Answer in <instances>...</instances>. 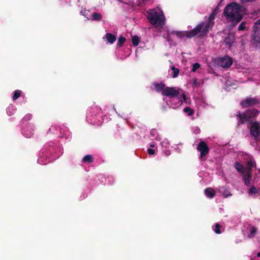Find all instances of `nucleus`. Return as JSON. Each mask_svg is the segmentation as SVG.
Wrapping results in <instances>:
<instances>
[{
    "label": "nucleus",
    "instance_id": "6",
    "mask_svg": "<svg viewBox=\"0 0 260 260\" xmlns=\"http://www.w3.org/2000/svg\"><path fill=\"white\" fill-rule=\"evenodd\" d=\"M249 127L250 135L255 139H257L260 133V123L258 121L250 122Z\"/></svg>",
    "mask_w": 260,
    "mask_h": 260
},
{
    "label": "nucleus",
    "instance_id": "8",
    "mask_svg": "<svg viewBox=\"0 0 260 260\" xmlns=\"http://www.w3.org/2000/svg\"><path fill=\"white\" fill-rule=\"evenodd\" d=\"M197 150L200 152V158H203L208 154L209 148L207 144L203 141H201L198 144Z\"/></svg>",
    "mask_w": 260,
    "mask_h": 260
},
{
    "label": "nucleus",
    "instance_id": "31",
    "mask_svg": "<svg viewBox=\"0 0 260 260\" xmlns=\"http://www.w3.org/2000/svg\"><path fill=\"white\" fill-rule=\"evenodd\" d=\"M200 67V63H198V62H196L195 63H194L192 66V68L191 69V71L193 72H196L197 69H198Z\"/></svg>",
    "mask_w": 260,
    "mask_h": 260
},
{
    "label": "nucleus",
    "instance_id": "27",
    "mask_svg": "<svg viewBox=\"0 0 260 260\" xmlns=\"http://www.w3.org/2000/svg\"><path fill=\"white\" fill-rule=\"evenodd\" d=\"M21 94V91L19 90H16L14 91V94H13V100L14 101H15L16 100H17L18 98H19L20 95Z\"/></svg>",
    "mask_w": 260,
    "mask_h": 260
},
{
    "label": "nucleus",
    "instance_id": "3",
    "mask_svg": "<svg viewBox=\"0 0 260 260\" xmlns=\"http://www.w3.org/2000/svg\"><path fill=\"white\" fill-rule=\"evenodd\" d=\"M148 13V19L154 27H162L164 25L165 18L164 14L154 10H150Z\"/></svg>",
    "mask_w": 260,
    "mask_h": 260
},
{
    "label": "nucleus",
    "instance_id": "9",
    "mask_svg": "<svg viewBox=\"0 0 260 260\" xmlns=\"http://www.w3.org/2000/svg\"><path fill=\"white\" fill-rule=\"evenodd\" d=\"M203 24L199 23L195 28L186 31V37L188 38H192L199 33L202 34V31L204 30Z\"/></svg>",
    "mask_w": 260,
    "mask_h": 260
},
{
    "label": "nucleus",
    "instance_id": "23",
    "mask_svg": "<svg viewBox=\"0 0 260 260\" xmlns=\"http://www.w3.org/2000/svg\"><path fill=\"white\" fill-rule=\"evenodd\" d=\"M183 112L187 113L188 116H191L194 113V111L192 109L189 107H186L183 109Z\"/></svg>",
    "mask_w": 260,
    "mask_h": 260
},
{
    "label": "nucleus",
    "instance_id": "30",
    "mask_svg": "<svg viewBox=\"0 0 260 260\" xmlns=\"http://www.w3.org/2000/svg\"><path fill=\"white\" fill-rule=\"evenodd\" d=\"M258 191L256 188L254 186H252L248 190V193L249 194L257 193Z\"/></svg>",
    "mask_w": 260,
    "mask_h": 260
},
{
    "label": "nucleus",
    "instance_id": "4",
    "mask_svg": "<svg viewBox=\"0 0 260 260\" xmlns=\"http://www.w3.org/2000/svg\"><path fill=\"white\" fill-rule=\"evenodd\" d=\"M253 29V33L251 35L252 44L256 47H260V19L255 22Z\"/></svg>",
    "mask_w": 260,
    "mask_h": 260
},
{
    "label": "nucleus",
    "instance_id": "1",
    "mask_svg": "<svg viewBox=\"0 0 260 260\" xmlns=\"http://www.w3.org/2000/svg\"><path fill=\"white\" fill-rule=\"evenodd\" d=\"M223 14L228 19L236 23L243 18L242 8L236 3H232L227 5L224 8Z\"/></svg>",
    "mask_w": 260,
    "mask_h": 260
},
{
    "label": "nucleus",
    "instance_id": "40",
    "mask_svg": "<svg viewBox=\"0 0 260 260\" xmlns=\"http://www.w3.org/2000/svg\"><path fill=\"white\" fill-rule=\"evenodd\" d=\"M150 146H151V147H153L154 146V144H151V145H150Z\"/></svg>",
    "mask_w": 260,
    "mask_h": 260
},
{
    "label": "nucleus",
    "instance_id": "25",
    "mask_svg": "<svg viewBox=\"0 0 260 260\" xmlns=\"http://www.w3.org/2000/svg\"><path fill=\"white\" fill-rule=\"evenodd\" d=\"M250 234L248 235V237L251 238L253 237L256 233L257 229L255 227L252 226L250 228Z\"/></svg>",
    "mask_w": 260,
    "mask_h": 260
},
{
    "label": "nucleus",
    "instance_id": "10",
    "mask_svg": "<svg viewBox=\"0 0 260 260\" xmlns=\"http://www.w3.org/2000/svg\"><path fill=\"white\" fill-rule=\"evenodd\" d=\"M179 94V91L173 87H166L162 91V95L170 98L176 97Z\"/></svg>",
    "mask_w": 260,
    "mask_h": 260
},
{
    "label": "nucleus",
    "instance_id": "36",
    "mask_svg": "<svg viewBox=\"0 0 260 260\" xmlns=\"http://www.w3.org/2000/svg\"><path fill=\"white\" fill-rule=\"evenodd\" d=\"M223 196H224L225 198H228L229 197V196H232V194L230 193H229L228 192V191L226 190V191H224L223 192Z\"/></svg>",
    "mask_w": 260,
    "mask_h": 260
},
{
    "label": "nucleus",
    "instance_id": "34",
    "mask_svg": "<svg viewBox=\"0 0 260 260\" xmlns=\"http://www.w3.org/2000/svg\"><path fill=\"white\" fill-rule=\"evenodd\" d=\"M147 151L149 155H153L155 153V150L154 149L148 148Z\"/></svg>",
    "mask_w": 260,
    "mask_h": 260
},
{
    "label": "nucleus",
    "instance_id": "14",
    "mask_svg": "<svg viewBox=\"0 0 260 260\" xmlns=\"http://www.w3.org/2000/svg\"><path fill=\"white\" fill-rule=\"evenodd\" d=\"M204 192L205 195L209 198H213L216 194V192L212 188H207L205 189Z\"/></svg>",
    "mask_w": 260,
    "mask_h": 260
},
{
    "label": "nucleus",
    "instance_id": "17",
    "mask_svg": "<svg viewBox=\"0 0 260 260\" xmlns=\"http://www.w3.org/2000/svg\"><path fill=\"white\" fill-rule=\"evenodd\" d=\"M107 41L110 44H113L116 40V36L111 33H107L106 35Z\"/></svg>",
    "mask_w": 260,
    "mask_h": 260
},
{
    "label": "nucleus",
    "instance_id": "41",
    "mask_svg": "<svg viewBox=\"0 0 260 260\" xmlns=\"http://www.w3.org/2000/svg\"><path fill=\"white\" fill-rule=\"evenodd\" d=\"M194 84H195V83H196V80H195L194 81Z\"/></svg>",
    "mask_w": 260,
    "mask_h": 260
},
{
    "label": "nucleus",
    "instance_id": "29",
    "mask_svg": "<svg viewBox=\"0 0 260 260\" xmlns=\"http://www.w3.org/2000/svg\"><path fill=\"white\" fill-rule=\"evenodd\" d=\"M246 22H245V21H243L239 26L238 27V30H246Z\"/></svg>",
    "mask_w": 260,
    "mask_h": 260
},
{
    "label": "nucleus",
    "instance_id": "35",
    "mask_svg": "<svg viewBox=\"0 0 260 260\" xmlns=\"http://www.w3.org/2000/svg\"><path fill=\"white\" fill-rule=\"evenodd\" d=\"M24 135L27 137V138H30L31 137L32 135H33V133H31V132H30L29 133H27L26 132H23Z\"/></svg>",
    "mask_w": 260,
    "mask_h": 260
},
{
    "label": "nucleus",
    "instance_id": "20",
    "mask_svg": "<svg viewBox=\"0 0 260 260\" xmlns=\"http://www.w3.org/2000/svg\"><path fill=\"white\" fill-rule=\"evenodd\" d=\"M102 19V15L99 13L94 12L92 14V20L94 21H100Z\"/></svg>",
    "mask_w": 260,
    "mask_h": 260
},
{
    "label": "nucleus",
    "instance_id": "21",
    "mask_svg": "<svg viewBox=\"0 0 260 260\" xmlns=\"http://www.w3.org/2000/svg\"><path fill=\"white\" fill-rule=\"evenodd\" d=\"M171 70L173 71L172 78H175L177 77L180 72L179 69L176 68L175 66H173L171 67Z\"/></svg>",
    "mask_w": 260,
    "mask_h": 260
},
{
    "label": "nucleus",
    "instance_id": "15",
    "mask_svg": "<svg viewBox=\"0 0 260 260\" xmlns=\"http://www.w3.org/2000/svg\"><path fill=\"white\" fill-rule=\"evenodd\" d=\"M154 86L155 90L156 92H161V94H162V91L166 88V85L165 83L162 82H160L159 83L157 82H155L154 83Z\"/></svg>",
    "mask_w": 260,
    "mask_h": 260
},
{
    "label": "nucleus",
    "instance_id": "7",
    "mask_svg": "<svg viewBox=\"0 0 260 260\" xmlns=\"http://www.w3.org/2000/svg\"><path fill=\"white\" fill-rule=\"evenodd\" d=\"M259 103V101L258 99L256 98H250L248 97L245 100H242L240 105L243 108H246L248 107H252L254 105L258 104Z\"/></svg>",
    "mask_w": 260,
    "mask_h": 260
},
{
    "label": "nucleus",
    "instance_id": "38",
    "mask_svg": "<svg viewBox=\"0 0 260 260\" xmlns=\"http://www.w3.org/2000/svg\"><path fill=\"white\" fill-rule=\"evenodd\" d=\"M257 256L260 257V252L257 253Z\"/></svg>",
    "mask_w": 260,
    "mask_h": 260
},
{
    "label": "nucleus",
    "instance_id": "13",
    "mask_svg": "<svg viewBox=\"0 0 260 260\" xmlns=\"http://www.w3.org/2000/svg\"><path fill=\"white\" fill-rule=\"evenodd\" d=\"M242 174L245 185L246 186L249 185L251 179V173L245 171V172Z\"/></svg>",
    "mask_w": 260,
    "mask_h": 260
},
{
    "label": "nucleus",
    "instance_id": "22",
    "mask_svg": "<svg viewBox=\"0 0 260 260\" xmlns=\"http://www.w3.org/2000/svg\"><path fill=\"white\" fill-rule=\"evenodd\" d=\"M126 39L124 37L122 36H120V37L118 38V42L117 43V46L119 47H122Z\"/></svg>",
    "mask_w": 260,
    "mask_h": 260
},
{
    "label": "nucleus",
    "instance_id": "11",
    "mask_svg": "<svg viewBox=\"0 0 260 260\" xmlns=\"http://www.w3.org/2000/svg\"><path fill=\"white\" fill-rule=\"evenodd\" d=\"M233 63V59L229 56L220 57L218 60V64L222 68H229Z\"/></svg>",
    "mask_w": 260,
    "mask_h": 260
},
{
    "label": "nucleus",
    "instance_id": "16",
    "mask_svg": "<svg viewBox=\"0 0 260 260\" xmlns=\"http://www.w3.org/2000/svg\"><path fill=\"white\" fill-rule=\"evenodd\" d=\"M234 167L235 169L239 172L243 174L245 172L246 169H244L243 166L240 164L238 161L235 162Z\"/></svg>",
    "mask_w": 260,
    "mask_h": 260
},
{
    "label": "nucleus",
    "instance_id": "5",
    "mask_svg": "<svg viewBox=\"0 0 260 260\" xmlns=\"http://www.w3.org/2000/svg\"><path fill=\"white\" fill-rule=\"evenodd\" d=\"M215 14L214 13H212L207 20L201 22V24H203L204 27V30L202 31V34H199L200 37H204L207 35L209 27L210 26L212 27L213 25L214 22H212V21L215 19Z\"/></svg>",
    "mask_w": 260,
    "mask_h": 260
},
{
    "label": "nucleus",
    "instance_id": "33",
    "mask_svg": "<svg viewBox=\"0 0 260 260\" xmlns=\"http://www.w3.org/2000/svg\"><path fill=\"white\" fill-rule=\"evenodd\" d=\"M150 135L153 138H156L157 135V131L155 129H152L150 131Z\"/></svg>",
    "mask_w": 260,
    "mask_h": 260
},
{
    "label": "nucleus",
    "instance_id": "26",
    "mask_svg": "<svg viewBox=\"0 0 260 260\" xmlns=\"http://www.w3.org/2000/svg\"><path fill=\"white\" fill-rule=\"evenodd\" d=\"M132 41L134 46H137L139 43V38L137 36H134L132 37Z\"/></svg>",
    "mask_w": 260,
    "mask_h": 260
},
{
    "label": "nucleus",
    "instance_id": "18",
    "mask_svg": "<svg viewBox=\"0 0 260 260\" xmlns=\"http://www.w3.org/2000/svg\"><path fill=\"white\" fill-rule=\"evenodd\" d=\"M93 160L94 158L92 155L90 154H87L84 156L82 159V161L84 163H91Z\"/></svg>",
    "mask_w": 260,
    "mask_h": 260
},
{
    "label": "nucleus",
    "instance_id": "2",
    "mask_svg": "<svg viewBox=\"0 0 260 260\" xmlns=\"http://www.w3.org/2000/svg\"><path fill=\"white\" fill-rule=\"evenodd\" d=\"M259 113V111L256 109H249L244 112L238 111L236 114L238 125L245 124L246 122L249 123L252 118L256 117Z\"/></svg>",
    "mask_w": 260,
    "mask_h": 260
},
{
    "label": "nucleus",
    "instance_id": "19",
    "mask_svg": "<svg viewBox=\"0 0 260 260\" xmlns=\"http://www.w3.org/2000/svg\"><path fill=\"white\" fill-rule=\"evenodd\" d=\"M234 41V37L233 36H229L226 37L224 39V43L226 45H228L229 47H231Z\"/></svg>",
    "mask_w": 260,
    "mask_h": 260
},
{
    "label": "nucleus",
    "instance_id": "12",
    "mask_svg": "<svg viewBox=\"0 0 260 260\" xmlns=\"http://www.w3.org/2000/svg\"><path fill=\"white\" fill-rule=\"evenodd\" d=\"M247 168L246 169V172H251L252 169L256 167V163L253 158H250L246 162Z\"/></svg>",
    "mask_w": 260,
    "mask_h": 260
},
{
    "label": "nucleus",
    "instance_id": "37",
    "mask_svg": "<svg viewBox=\"0 0 260 260\" xmlns=\"http://www.w3.org/2000/svg\"><path fill=\"white\" fill-rule=\"evenodd\" d=\"M86 10L85 9L82 10L80 11V14L84 16H86Z\"/></svg>",
    "mask_w": 260,
    "mask_h": 260
},
{
    "label": "nucleus",
    "instance_id": "28",
    "mask_svg": "<svg viewBox=\"0 0 260 260\" xmlns=\"http://www.w3.org/2000/svg\"><path fill=\"white\" fill-rule=\"evenodd\" d=\"M221 226L220 224L216 223L215 224L214 232L216 234H219L221 233L220 228Z\"/></svg>",
    "mask_w": 260,
    "mask_h": 260
},
{
    "label": "nucleus",
    "instance_id": "24",
    "mask_svg": "<svg viewBox=\"0 0 260 260\" xmlns=\"http://www.w3.org/2000/svg\"><path fill=\"white\" fill-rule=\"evenodd\" d=\"M172 34H175L178 37L181 39L186 37V31H174L172 32Z\"/></svg>",
    "mask_w": 260,
    "mask_h": 260
},
{
    "label": "nucleus",
    "instance_id": "32",
    "mask_svg": "<svg viewBox=\"0 0 260 260\" xmlns=\"http://www.w3.org/2000/svg\"><path fill=\"white\" fill-rule=\"evenodd\" d=\"M31 117H32L31 115L27 114L23 117V118L22 119V122L24 123L25 121H27L31 119Z\"/></svg>",
    "mask_w": 260,
    "mask_h": 260
},
{
    "label": "nucleus",
    "instance_id": "39",
    "mask_svg": "<svg viewBox=\"0 0 260 260\" xmlns=\"http://www.w3.org/2000/svg\"><path fill=\"white\" fill-rule=\"evenodd\" d=\"M183 98L184 100L186 99V95L185 94H183Z\"/></svg>",
    "mask_w": 260,
    "mask_h": 260
}]
</instances>
